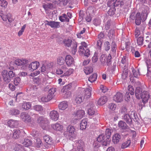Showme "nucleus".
<instances>
[{
	"instance_id": "48",
	"label": "nucleus",
	"mask_w": 151,
	"mask_h": 151,
	"mask_svg": "<svg viewBox=\"0 0 151 151\" xmlns=\"http://www.w3.org/2000/svg\"><path fill=\"white\" fill-rule=\"evenodd\" d=\"M50 97L48 96L47 95V96H44L41 98V100L43 102H47L51 99Z\"/></svg>"
},
{
	"instance_id": "43",
	"label": "nucleus",
	"mask_w": 151,
	"mask_h": 151,
	"mask_svg": "<svg viewBox=\"0 0 151 151\" xmlns=\"http://www.w3.org/2000/svg\"><path fill=\"white\" fill-rule=\"evenodd\" d=\"M73 70L72 69H69L65 73L62 75L61 76V77L64 76H68L72 73Z\"/></svg>"
},
{
	"instance_id": "18",
	"label": "nucleus",
	"mask_w": 151,
	"mask_h": 151,
	"mask_svg": "<svg viewBox=\"0 0 151 151\" xmlns=\"http://www.w3.org/2000/svg\"><path fill=\"white\" fill-rule=\"evenodd\" d=\"M122 136L119 134H115L113 136L112 141L114 143L117 144L121 139Z\"/></svg>"
},
{
	"instance_id": "31",
	"label": "nucleus",
	"mask_w": 151,
	"mask_h": 151,
	"mask_svg": "<svg viewBox=\"0 0 151 151\" xmlns=\"http://www.w3.org/2000/svg\"><path fill=\"white\" fill-rule=\"evenodd\" d=\"M84 99H85V98L83 96H81L80 95H78V96L76 97L75 99V101L77 104H80L83 101Z\"/></svg>"
},
{
	"instance_id": "45",
	"label": "nucleus",
	"mask_w": 151,
	"mask_h": 151,
	"mask_svg": "<svg viewBox=\"0 0 151 151\" xmlns=\"http://www.w3.org/2000/svg\"><path fill=\"white\" fill-rule=\"evenodd\" d=\"M76 145L78 149L83 148L84 146V142L82 140H79L76 142Z\"/></svg>"
},
{
	"instance_id": "47",
	"label": "nucleus",
	"mask_w": 151,
	"mask_h": 151,
	"mask_svg": "<svg viewBox=\"0 0 151 151\" xmlns=\"http://www.w3.org/2000/svg\"><path fill=\"white\" fill-rule=\"evenodd\" d=\"M10 113L12 115H17L19 114V111L18 109H12L10 110Z\"/></svg>"
},
{
	"instance_id": "29",
	"label": "nucleus",
	"mask_w": 151,
	"mask_h": 151,
	"mask_svg": "<svg viewBox=\"0 0 151 151\" xmlns=\"http://www.w3.org/2000/svg\"><path fill=\"white\" fill-rule=\"evenodd\" d=\"M85 73L88 75L92 73L93 71V68L91 66L85 67L84 69Z\"/></svg>"
},
{
	"instance_id": "4",
	"label": "nucleus",
	"mask_w": 151,
	"mask_h": 151,
	"mask_svg": "<svg viewBox=\"0 0 151 151\" xmlns=\"http://www.w3.org/2000/svg\"><path fill=\"white\" fill-rule=\"evenodd\" d=\"M64 135L70 140L75 138L76 136V132L73 126L69 125L67 128V130L64 133Z\"/></svg>"
},
{
	"instance_id": "3",
	"label": "nucleus",
	"mask_w": 151,
	"mask_h": 151,
	"mask_svg": "<svg viewBox=\"0 0 151 151\" xmlns=\"http://www.w3.org/2000/svg\"><path fill=\"white\" fill-rule=\"evenodd\" d=\"M135 94L137 99H142V101L139 103V106H141V109L143 107L145 106V104L147 102L148 99H150V96L148 94V92L143 90L142 87L138 86L136 88Z\"/></svg>"
},
{
	"instance_id": "50",
	"label": "nucleus",
	"mask_w": 151,
	"mask_h": 151,
	"mask_svg": "<svg viewBox=\"0 0 151 151\" xmlns=\"http://www.w3.org/2000/svg\"><path fill=\"white\" fill-rule=\"evenodd\" d=\"M106 64L107 65L111 64V56L110 54H109L107 58L106 57Z\"/></svg>"
},
{
	"instance_id": "28",
	"label": "nucleus",
	"mask_w": 151,
	"mask_h": 151,
	"mask_svg": "<svg viewBox=\"0 0 151 151\" xmlns=\"http://www.w3.org/2000/svg\"><path fill=\"white\" fill-rule=\"evenodd\" d=\"M87 124V122L86 119H83L81 122L80 124V129L83 130L86 129Z\"/></svg>"
},
{
	"instance_id": "37",
	"label": "nucleus",
	"mask_w": 151,
	"mask_h": 151,
	"mask_svg": "<svg viewBox=\"0 0 151 151\" xmlns=\"http://www.w3.org/2000/svg\"><path fill=\"white\" fill-rule=\"evenodd\" d=\"M31 104L29 102L24 103L22 106V108L24 109L27 110L31 107Z\"/></svg>"
},
{
	"instance_id": "17",
	"label": "nucleus",
	"mask_w": 151,
	"mask_h": 151,
	"mask_svg": "<svg viewBox=\"0 0 151 151\" xmlns=\"http://www.w3.org/2000/svg\"><path fill=\"white\" fill-rule=\"evenodd\" d=\"M40 63L38 62L35 61L29 65V68L32 71L36 69L39 66Z\"/></svg>"
},
{
	"instance_id": "58",
	"label": "nucleus",
	"mask_w": 151,
	"mask_h": 151,
	"mask_svg": "<svg viewBox=\"0 0 151 151\" xmlns=\"http://www.w3.org/2000/svg\"><path fill=\"white\" fill-rule=\"evenodd\" d=\"M109 108L112 110H114L116 107V105L113 103H111L109 104L108 106Z\"/></svg>"
},
{
	"instance_id": "61",
	"label": "nucleus",
	"mask_w": 151,
	"mask_h": 151,
	"mask_svg": "<svg viewBox=\"0 0 151 151\" xmlns=\"http://www.w3.org/2000/svg\"><path fill=\"white\" fill-rule=\"evenodd\" d=\"M132 72L133 73L132 76H133L134 77H137L138 76V73H139V70H138V72H137L135 69H133L132 70Z\"/></svg>"
},
{
	"instance_id": "11",
	"label": "nucleus",
	"mask_w": 151,
	"mask_h": 151,
	"mask_svg": "<svg viewBox=\"0 0 151 151\" xmlns=\"http://www.w3.org/2000/svg\"><path fill=\"white\" fill-rule=\"evenodd\" d=\"M124 119L126 122L129 126H131L133 124V122L132 121V119L133 118L132 117L131 115H130L128 114H125L123 116Z\"/></svg>"
},
{
	"instance_id": "8",
	"label": "nucleus",
	"mask_w": 151,
	"mask_h": 151,
	"mask_svg": "<svg viewBox=\"0 0 151 151\" xmlns=\"http://www.w3.org/2000/svg\"><path fill=\"white\" fill-rule=\"evenodd\" d=\"M134 91L133 86H129L128 92L127 91L125 94L124 100L127 101H129L130 99V94L131 95H133L134 93Z\"/></svg>"
},
{
	"instance_id": "5",
	"label": "nucleus",
	"mask_w": 151,
	"mask_h": 151,
	"mask_svg": "<svg viewBox=\"0 0 151 151\" xmlns=\"http://www.w3.org/2000/svg\"><path fill=\"white\" fill-rule=\"evenodd\" d=\"M37 116V122L40 125L43 129H45L47 126L48 122L46 118L42 116H40L36 114Z\"/></svg>"
},
{
	"instance_id": "32",
	"label": "nucleus",
	"mask_w": 151,
	"mask_h": 151,
	"mask_svg": "<svg viewBox=\"0 0 151 151\" xmlns=\"http://www.w3.org/2000/svg\"><path fill=\"white\" fill-rule=\"evenodd\" d=\"M130 140L129 139H128L127 141L122 143L121 146V148L122 149L126 148L129 146L130 145Z\"/></svg>"
},
{
	"instance_id": "7",
	"label": "nucleus",
	"mask_w": 151,
	"mask_h": 151,
	"mask_svg": "<svg viewBox=\"0 0 151 151\" xmlns=\"http://www.w3.org/2000/svg\"><path fill=\"white\" fill-rule=\"evenodd\" d=\"M7 2L5 0H0V6L4 7L0 11V16L1 17L3 16H7L8 15V14L5 11V9L7 6Z\"/></svg>"
},
{
	"instance_id": "1",
	"label": "nucleus",
	"mask_w": 151,
	"mask_h": 151,
	"mask_svg": "<svg viewBox=\"0 0 151 151\" xmlns=\"http://www.w3.org/2000/svg\"><path fill=\"white\" fill-rule=\"evenodd\" d=\"M107 4L108 6L111 7L107 14L111 16L115 14V7L119 6L121 8L125 9L130 6V4L127 3L125 0H108Z\"/></svg>"
},
{
	"instance_id": "46",
	"label": "nucleus",
	"mask_w": 151,
	"mask_h": 151,
	"mask_svg": "<svg viewBox=\"0 0 151 151\" xmlns=\"http://www.w3.org/2000/svg\"><path fill=\"white\" fill-rule=\"evenodd\" d=\"M111 51L113 53H115L116 51V45L115 42L113 41L111 43Z\"/></svg>"
},
{
	"instance_id": "14",
	"label": "nucleus",
	"mask_w": 151,
	"mask_h": 151,
	"mask_svg": "<svg viewBox=\"0 0 151 151\" xmlns=\"http://www.w3.org/2000/svg\"><path fill=\"white\" fill-rule=\"evenodd\" d=\"M85 114L84 111L82 110H78L74 113V115H75V117H77V119H81L84 116Z\"/></svg>"
},
{
	"instance_id": "16",
	"label": "nucleus",
	"mask_w": 151,
	"mask_h": 151,
	"mask_svg": "<svg viewBox=\"0 0 151 151\" xmlns=\"http://www.w3.org/2000/svg\"><path fill=\"white\" fill-rule=\"evenodd\" d=\"M50 118L54 121L57 120L58 119L59 114L57 111H51L50 113Z\"/></svg>"
},
{
	"instance_id": "25",
	"label": "nucleus",
	"mask_w": 151,
	"mask_h": 151,
	"mask_svg": "<svg viewBox=\"0 0 151 151\" xmlns=\"http://www.w3.org/2000/svg\"><path fill=\"white\" fill-rule=\"evenodd\" d=\"M52 127L55 130L60 131L62 130L63 127L59 123L51 125Z\"/></svg>"
},
{
	"instance_id": "12",
	"label": "nucleus",
	"mask_w": 151,
	"mask_h": 151,
	"mask_svg": "<svg viewBox=\"0 0 151 151\" xmlns=\"http://www.w3.org/2000/svg\"><path fill=\"white\" fill-rule=\"evenodd\" d=\"M28 62V60H21L20 59L16 60L15 61V64L18 66H23L21 67L22 69L24 68H23L24 66L25 67L26 64Z\"/></svg>"
},
{
	"instance_id": "40",
	"label": "nucleus",
	"mask_w": 151,
	"mask_h": 151,
	"mask_svg": "<svg viewBox=\"0 0 151 151\" xmlns=\"http://www.w3.org/2000/svg\"><path fill=\"white\" fill-rule=\"evenodd\" d=\"M24 141L23 142V144L25 146V147H28L32 145V141L27 139H24Z\"/></svg>"
},
{
	"instance_id": "30",
	"label": "nucleus",
	"mask_w": 151,
	"mask_h": 151,
	"mask_svg": "<svg viewBox=\"0 0 151 151\" xmlns=\"http://www.w3.org/2000/svg\"><path fill=\"white\" fill-rule=\"evenodd\" d=\"M14 131L13 134V137L15 139H18L20 136V132L19 130L18 129H14Z\"/></svg>"
},
{
	"instance_id": "10",
	"label": "nucleus",
	"mask_w": 151,
	"mask_h": 151,
	"mask_svg": "<svg viewBox=\"0 0 151 151\" xmlns=\"http://www.w3.org/2000/svg\"><path fill=\"white\" fill-rule=\"evenodd\" d=\"M113 100L117 103L122 102L124 100L123 94L120 92H118L114 96Z\"/></svg>"
},
{
	"instance_id": "2",
	"label": "nucleus",
	"mask_w": 151,
	"mask_h": 151,
	"mask_svg": "<svg viewBox=\"0 0 151 151\" xmlns=\"http://www.w3.org/2000/svg\"><path fill=\"white\" fill-rule=\"evenodd\" d=\"M2 78L5 83L8 84L14 79V84L17 86L20 83L21 78L19 77H16V74L14 70L12 69L7 70H4L1 72Z\"/></svg>"
},
{
	"instance_id": "33",
	"label": "nucleus",
	"mask_w": 151,
	"mask_h": 151,
	"mask_svg": "<svg viewBox=\"0 0 151 151\" xmlns=\"http://www.w3.org/2000/svg\"><path fill=\"white\" fill-rule=\"evenodd\" d=\"M97 78V74L96 73H94L91 76L88 78V80L90 82L92 83L95 81Z\"/></svg>"
},
{
	"instance_id": "38",
	"label": "nucleus",
	"mask_w": 151,
	"mask_h": 151,
	"mask_svg": "<svg viewBox=\"0 0 151 151\" xmlns=\"http://www.w3.org/2000/svg\"><path fill=\"white\" fill-rule=\"evenodd\" d=\"M72 41L68 39H65L63 40V43L65 45L68 47H69L71 45Z\"/></svg>"
},
{
	"instance_id": "60",
	"label": "nucleus",
	"mask_w": 151,
	"mask_h": 151,
	"mask_svg": "<svg viewBox=\"0 0 151 151\" xmlns=\"http://www.w3.org/2000/svg\"><path fill=\"white\" fill-rule=\"evenodd\" d=\"M148 62H149L148 60H147L146 62V63L147 66V73L149 72H151V63L149 64Z\"/></svg>"
},
{
	"instance_id": "26",
	"label": "nucleus",
	"mask_w": 151,
	"mask_h": 151,
	"mask_svg": "<svg viewBox=\"0 0 151 151\" xmlns=\"http://www.w3.org/2000/svg\"><path fill=\"white\" fill-rule=\"evenodd\" d=\"M148 13L147 11L144 10L142 12L140 15L141 19V21L144 22L147 19L148 15Z\"/></svg>"
},
{
	"instance_id": "23",
	"label": "nucleus",
	"mask_w": 151,
	"mask_h": 151,
	"mask_svg": "<svg viewBox=\"0 0 151 151\" xmlns=\"http://www.w3.org/2000/svg\"><path fill=\"white\" fill-rule=\"evenodd\" d=\"M43 7L46 12H47V13H49V9H52L53 5L51 3L45 4L43 5Z\"/></svg>"
},
{
	"instance_id": "52",
	"label": "nucleus",
	"mask_w": 151,
	"mask_h": 151,
	"mask_svg": "<svg viewBox=\"0 0 151 151\" xmlns=\"http://www.w3.org/2000/svg\"><path fill=\"white\" fill-rule=\"evenodd\" d=\"M71 87V84H68L67 85H66L63 87V89H64L63 91V92H65L67 91H68L70 90Z\"/></svg>"
},
{
	"instance_id": "49",
	"label": "nucleus",
	"mask_w": 151,
	"mask_h": 151,
	"mask_svg": "<svg viewBox=\"0 0 151 151\" xmlns=\"http://www.w3.org/2000/svg\"><path fill=\"white\" fill-rule=\"evenodd\" d=\"M43 143L41 140L39 138H37L36 139V146L38 148H39L41 146H42Z\"/></svg>"
},
{
	"instance_id": "6",
	"label": "nucleus",
	"mask_w": 151,
	"mask_h": 151,
	"mask_svg": "<svg viewBox=\"0 0 151 151\" xmlns=\"http://www.w3.org/2000/svg\"><path fill=\"white\" fill-rule=\"evenodd\" d=\"M111 139H109L105 137L104 134H101L97 138V140L98 142L101 143L103 146H106L108 144L110 143Z\"/></svg>"
},
{
	"instance_id": "21",
	"label": "nucleus",
	"mask_w": 151,
	"mask_h": 151,
	"mask_svg": "<svg viewBox=\"0 0 151 151\" xmlns=\"http://www.w3.org/2000/svg\"><path fill=\"white\" fill-rule=\"evenodd\" d=\"M107 101V97L106 96H102L100 98L98 101V104L102 105L105 104Z\"/></svg>"
},
{
	"instance_id": "22",
	"label": "nucleus",
	"mask_w": 151,
	"mask_h": 151,
	"mask_svg": "<svg viewBox=\"0 0 151 151\" xmlns=\"http://www.w3.org/2000/svg\"><path fill=\"white\" fill-rule=\"evenodd\" d=\"M135 23L137 25H140L141 23V19L140 17V14L139 12H137L135 15Z\"/></svg>"
},
{
	"instance_id": "53",
	"label": "nucleus",
	"mask_w": 151,
	"mask_h": 151,
	"mask_svg": "<svg viewBox=\"0 0 151 151\" xmlns=\"http://www.w3.org/2000/svg\"><path fill=\"white\" fill-rule=\"evenodd\" d=\"M33 81L35 84H37V85H39L41 83V79L39 78H34L33 79Z\"/></svg>"
},
{
	"instance_id": "57",
	"label": "nucleus",
	"mask_w": 151,
	"mask_h": 151,
	"mask_svg": "<svg viewBox=\"0 0 151 151\" xmlns=\"http://www.w3.org/2000/svg\"><path fill=\"white\" fill-rule=\"evenodd\" d=\"M88 114L90 115H93L95 113V111L93 108H89L88 110Z\"/></svg>"
},
{
	"instance_id": "51",
	"label": "nucleus",
	"mask_w": 151,
	"mask_h": 151,
	"mask_svg": "<svg viewBox=\"0 0 151 151\" xmlns=\"http://www.w3.org/2000/svg\"><path fill=\"white\" fill-rule=\"evenodd\" d=\"M143 37H139L137 40V42L138 45H141L143 44Z\"/></svg>"
},
{
	"instance_id": "35",
	"label": "nucleus",
	"mask_w": 151,
	"mask_h": 151,
	"mask_svg": "<svg viewBox=\"0 0 151 151\" xmlns=\"http://www.w3.org/2000/svg\"><path fill=\"white\" fill-rule=\"evenodd\" d=\"M56 91V88H51L50 89L49 91H48V96L50 97H51V99H52L54 93Z\"/></svg>"
},
{
	"instance_id": "44",
	"label": "nucleus",
	"mask_w": 151,
	"mask_h": 151,
	"mask_svg": "<svg viewBox=\"0 0 151 151\" xmlns=\"http://www.w3.org/2000/svg\"><path fill=\"white\" fill-rule=\"evenodd\" d=\"M111 129H106V131L105 135V137L106 138H108L109 139H111L110 138L111 134Z\"/></svg>"
},
{
	"instance_id": "9",
	"label": "nucleus",
	"mask_w": 151,
	"mask_h": 151,
	"mask_svg": "<svg viewBox=\"0 0 151 151\" xmlns=\"http://www.w3.org/2000/svg\"><path fill=\"white\" fill-rule=\"evenodd\" d=\"M43 139L46 144L45 145L46 148L51 147L53 145V140L49 135H46L43 137Z\"/></svg>"
},
{
	"instance_id": "19",
	"label": "nucleus",
	"mask_w": 151,
	"mask_h": 151,
	"mask_svg": "<svg viewBox=\"0 0 151 151\" xmlns=\"http://www.w3.org/2000/svg\"><path fill=\"white\" fill-rule=\"evenodd\" d=\"M83 95L84 98L86 99L90 98L91 96V89L89 88H86L83 91Z\"/></svg>"
},
{
	"instance_id": "42",
	"label": "nucleus",
	"mask_w": 151,
	"mask_h": 151,
	"mask_svg": "<svg viewBox=\"0 0 151 151\" xmlns=\"http://www.w3.org/2000/svg\"><path fill=\"white\" fill-rule=\"evenodd\" d=\"M33 109L36 111L40 112L43 110V108L41 105H36L33 106Z\"/></svg>"
},
{
	"instance_id": "13",
	"label": "nucleus",
	"mask_w": 151,
	"mask_h": 151,
	"mask_svg": "<svg viewBox=\"0 0 151 151\" xmlns=\"http://www.w3.org/2000/svg\"><path fill=\"white\" fill-rule=\"evenodd\" d=\"M118 125L119 128L124 131L128 130L130 129L129 127L128 126L126 123L122 121L119 122Z\"/></svg>"
},
{
	"instance_id": "62",
	"label": "nucleus",
	"mask_w": 151,
	"mask_h": 151,
	"mask_svg": "<svg viewBox=\"0 0 151 151\" xmlns=\"http://www.w3.org/2000/svg\"><path fill=\"white\" fill-rule=\"evenodd\" d=\"M79 19L82 20L84 16V12L82 10H80L79 14Z\"/></svg>"
},
{
	"instance_id": "56",
	"label": "nucleus",
	"mask_w": 151,
	"mask_h": 151,
	"mask_svg": "<svg viewBox=\"0 0 151 151\" xmlns=\"http://www.w3.org/2000/svg\"><path fill=\"white\" fill-rule=\"evenodd\" d=\"M103 40L102 39L99 40H98L97 43V47L98 48L101 49V48L102 42Z\"/></svg>"
},
{
	"instance_id": "54",
	"label": "nucleus",
	"mask_w": 151,
	"mask_h": 151,
	"mask_svg": "<svg viewBox=\"0 0 151 151\" xmlns=\"http://www.w3.org/2000/svg\"><path fill=\"white\" fill-rule=\"evenodd\" d=\"M26 27V24H24L22 27L21 29L18 32V35L20 36L22 34L23 32H24L25 28Z\"/></svg>"
},
{
	"instance_id": "55",
	"label": "nucleus",
	"mask_w": 151,
	"mask_h": 151,
	"mask_svg": "<svg viewBox=\"0 0 151 151\" xmlns=\"http://www.w3.org/2000/svg\"><path fill=\"white\" fill-rule=\"evenodd\" d=\"M132 113H133L134 117V118L133 119L134 121L135 122L138 123L139 118L137 117V114L134 112L132 111L131 113V115H132Z\"/></svg>"
},
{
	"instance_id": "27",
	"label": "nucleus",
	"mask_w": 151,
	"mask_h": 151,
	"mask_svg": "<svg viewBox=\"0 0 151 151\" xmlns=\"http://www.w3.org/2000/svg\"><path fill=\"white\" fill-rule=\"evenodd\" d=\"M50 26L51 28H57L60 27V22L55 21H51Z\"/></svg>"
},
{
	"instance_id": "36",
	"label": "nucleus",
	"mask_w": 151,
	"mask_h": 151,
	"mask_svg": "<svg viewBox=\"0 0 151 151\" xmlns=\"http://www.w3.org/2000/svg\"><path fill=\"white\" fill-rule=\"evenodd\" d=\"M129 70L128 69L125 68L122 74V78L123 79L125 80L128 75Z\"/></svg>"
},
{
	"instance_id": "64",
	"label": "nucleus",
	"mask_w": 151,
	"mask_h": 151,
	"mask_svg": "<svg viewBox=\"0 0 151 151\" xmlns=\"http://www.w3.org/2000/svg\"><path fill=\"white\" fill-rule=\"evenodd\" d=\"M86 30V29L85 28H83V30H81L79 34H77L78 37L79 38H81L82 37L81 35L84 33L85 32Z\"/></svg>"
},
{
	"instance_id": "41",
	"label": "nucleus",
	"mask_w": 151,
	"mask_h": 151,
	"mask_svg": "<svg viewBox=\"0 0 151 151\" xmlns=\"http://www.w3.org/2000/svg\"><path fill=\"white\" fill-rule=\"evenodd\" d=\"M104 47L105 51H107L110 48V44L108 41H105L104 44Z\"/></svg>"
},
{
	"instance_id": "24",
	"label": "nucleus",
	"mask_w": 151,
	"mask_h": 151,
	"mask_svg": "<svg viewBox=\"0 0 151 151\" xmlns=\"http://www.w3.org/2000/svg\"><path fill=\"white\" fill-rule=\"evenodd\" d=\"M68 107V104L67 102L63 101L58 105V108L60 110H64Z\"/></svg>"
},
{
	"instance_id": "20",
	"label": "nucleus",
	"mask_w": 151,
	"mask_h": 151,
	"mask_svg": "<svg viewBox=\"0 0 151 151\" xmlns=\"http://www.w3.org/2000/svg\"><path fill=\"white\" fill-rule=\"evenodd\" d=\"M7 123L9 127L12 128L16 127L18 124L17 121L14 120L12 119H11Z\"/></svg>"
},
{
	"instance_id": "63",
	"label": "nucleus",
	"mask_w": 151,
	"mask_h": 151,
	"mask_svg": "<svg viewBox=\"0 0 151 151\" xmlns=\"http://www.w3.org/2000/svg\"><path fill=\"white\" fill-rule=\"evenodd\" d=\"M84 51V53L83 54H84V56L88 57L90 55L89 50L87 48H86V49Z\"/></svg>"
},
{
	"instance_id": "59",
	"label": "nucleus",
	"mask_w": 151,
	"mask_h": 151,
	"mask_svg": "<svg viewBox=\"0 0 151 151\" xmlns=\"http://www.w3.org/2000/svg\"><path fill=\"white\" fill-rule=\"evenodd\" d=\"M100 88L102 90V92L104 93L106 92L108 90V89L106 87L104 86L103 85H101L100 86Z\"/></svg>"
},
{
	"instance_id": "34",
	"label": "nucleus",
	"mask_w": 151,
	"mask_h": 151,
	"mask_svg": "<svg viewBox=\"0 0 151 151\" xmlns=\"http://www.w3.org/2000/svg\"><path fill=\"white\" fill-rule=\"evenodd\" d=\"M100 61L101 63L103 65L106 64V56L105 54H102L100 58Z\"/></svg>"
},
{
	"instance_id": "15",
	"label": "nucleus",
	"mask_w": 151,
	"mask_h": 151,
	"mask_svg": "<svg viewBox=\"0 0 151 151\" xmlns=\"http://www.w3.org/2000/svg\"><path fill=\"white\" fill-rule=\"evenodd\" d=\"M65 61L68 66H70L71 64L74 63V62L73 58L70 55H67L65 56Z\"/></svg>"
},
{
	"instance_id": "39",
	"label": "nucleus",
	"mask_w": 151,
	"mask_h": 151,
	"mask_svg": "<svg viewBox=\"0 0 151 151\" xmlns=\"http://www.w3.org/2000/svg\"><path fill=\"white\" fill-rule=\"evenodd\" d=\"M57 63L60 65H63L65 61L64 58L62 57H59L57 58Z\"/></svg>"
}]
</instances>
